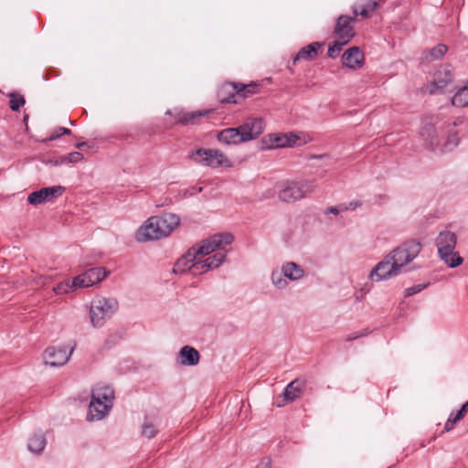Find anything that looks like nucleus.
I'll return each instance as SVG.
<instances>
[{
    "label": "nucleus",
    "mask_w": 468,
    "mask_h": 468,
    "mask_svg": "<svg viewBox=\"0 0 468 468\" xmlns=\"http://www.w3.org/2000/svg\"><path fill=\"white\" fill-rule=\"evenodd\" d=\"M365 57L358 47L346 49L342 55V63L345 67L356 69L364 65Z\"/></svg>",
    "instance_id": "nucleus-17"
},
{
    "label": "nucleus",
    "mask_w": 468,
    "mask_h": 468,
    "mask_svg": "<svg viewBox=\"0 0 468 468\" xmlns=\"http://www.w3.org/2000/svg\"><path fill=\"white\" fill-rule=\"evenodd\" d=\"M448 51V47L444 44H438L434 48L428 50L424 58L426 61L431 62L433 60L441 59Z\"/></svg>",
    "instance_id": "nucleus-27"
},
{
    "label": "nucleus",
    "mask_w": 468,
    "mask_h": 468,
    "mask_svg": "<svg viewBox=\"0 0 468 468\" xmlns=\"http://www.w3.org/2000/svg\"><path fill=\"white\" fill-rule=\"evenodd\" d=\"M108 274L109 271L104 267L90 268L73 279L72 287L75 289L91 286L101 282Z\"/></svg>",
    "instance_id": "nucleus-11"
},
{
    "label": "nucleus",
    "mask_w": 468,
    "mask_h": 468,
    "mask_svg": "<svg viewBox=\"0 0 468 468\" xmlns=\"http://www.w3.org/2000/svg\"><path fill=\"white\" fill-rule=\"evenodd\" d=\"M58 131L62 135H69L71 134V131L65 127H58Z\"/></svg>",
    "instance_id": "nucleus-47"
},
{
    "label": "nucleus",
    "mask_w": 468,
    "mask_h": 468,
    "mask_svg": "<svg viewBox=\"0 0 468 468\" xmlns=\"http://www.w3.org/2000/svg\"><path fill=\"white\" fill-rule=\"evenodd\" d=\"M112 406L111 404L103 403L102 400L96 399V398L91 396V400L89 406V415L88 420H101L104 418Z\"/></svg>",
    "instance_id": "nucleus-19"
},
{
    "label": "nucleus",
    "mask_w": 468,
    "mask_h": 468,
    "mask_svg": "<svg viewBox=\"0 0 468 468\" xmlns=\"http://www.w3.org/2000/svg\"><path fill=\"white\" fill-rule=\"evenodd\" d=\"M264 129L261 118L248 119L243 124L235 128H227L218 133V140L226 144H238L249 142L260 136Z\"/></svg>",
    "instance_id": "nucleus-2"
},
{
    "label": "nucleus",
    "mask_w": 468,
    "mask_h": 468,
    "mask_svg": "<svg viewBox=\"0 0 468 468\" xmlns=\"http://www.w3.org/2000/svg\"><path fill=\"white\" fill-rule=\"evenodd\" d=\"M459 144V137L456 132L450 133L447 140L444 144V147L447 150H452L453 147L457 146Z\"/></svg>",
    "instance_id": "nucleus-38"
},
{
    "label": "nucleus",
    "mask_w": 468,
    "mask_h": 468,
    "mask_svg": "<svg viewBox=\"0 0 468 468\" xmlns=\"http://www.w3.org/2000/svg\"><path fill=\"white\" fill-rule=\"evenodd\" d=\"M238 84V99H246L258 92L259 86L256 83L243 84L237 82Z\"/></svg>",
    "instance_id": "nucleus-28"
},
{
    "label": "nucleus",
    "mask_w": 468,
    "mask_h": 468,
    "mask_svg": "<svg viewBox=\"0 0 468 468\" xmlns=\"http://www.w3.org/2000/svg\"><path fill=\"white\" fill-rule=\"evenodd\" d=\"M353 16L341 15L336 19V24L334 29V33L336 35L339 40L348 44L349 41L355 37L356 32L351 23L356 22L358 16V8L356 6L352 7Z\"/></svg>",
    "instance_id": "nucleus-8"
},
{
    "label": "nucleus",
    "mask_w": 468,
    "mask_h": 468,
    "mask_svg": "<svg viewBox=\"0 0 468 468\" xmlns=\"http://www.w3.org/2000/svg\"><path fill=\"white\" fill-rule=\"evenodd\" d=\"M340 210H341V209H340V207H339V208H337V207H329V208L327 209V212H330V213H333V214H335V215H337V214L339 213V211H340Z\"/></svg>",
    "instance_id": "nucleus-48"
},
{
    "label": "nucleus",
    "mask_w": 468,
    "mask_h": 468,
    "mask_svg": "<svg viewBox=\"0 0 468 468\" xmlns=\"http://www.w3.org/2000/svg\"><path fill=\"white\" fill-rule=\"evenodd\" d=\"M69 288H73L72 287V284L69 285L68 282L67 283H59L58 284L55 288H54V291L57 294H61V293H66L68 292L69 289Z\"/></svg>",
    "instance_id": "nucleus-41"
},
{
    "label": "nucleus",
    "mask_w": 468,
    "mask_h": 468,
    "mask_svg": "<svg viewBox=\"0 0 468 468\" xmlns=\"http://www.w3.org/2000/svg\"><path fill=\"white\" fill-rule=\"evenodd\" d=\"M468 411V400L461 407V409L456 412L457 420L463 419L464 415Z\"/></svg>",
    "instance_id": "nucleus-44"
},
{
    "label": "nucleus",
    "mask_w": 468,
    "mask_h": 468,
    "mask_svg": "<svg viewBox=\"0 0 468 468\" xmlns=\"http://www.w3.org/2000/svg\"><path fill=\"white\" fill-rule=\"evenodd\" d=\"M314 187L312 180L286 181L279 191V198L286 203L295 202L312 193Z\"/></svg>",
    "instance_id": "nucleus-5"
},
{
    "label": "nucleus",
    "mask_w": 468,
    "mask_h": 468,
    "mask_svg": "<svg viewBox=\"0 0 468 468\" xmlns=\"http://www.w3.org/2000/svg\"><path fill=\"white\" fill-rule=\"evenodd\" d=\"M385 0H367L366 4L361 7V9L358 11V16H361L363 18H368L371 16L372 13L377 10L380 4L383 3Z\"/></svg>",
    "instance_id": "nucleus-31"
},
{
    "label": "nucleus",
    "mask_w": 468,
    "mask_h": 468,
    "mask_svg": "<svg viewBox=\"0 0 468 468\" xmlns=\"http://www.w3.org/2000/svg\"><path fill=\"white\" fill-rule=\"evenodd\" d=\"M461 420H457V414H455V416L453 418L450 417L447 420V422L445 423V427H444V430L446 431H451L453 426L458 422L460 421Z\"/></svg>",
    "instance_id": "nucleus-42"
},
{
    "label": "nucleus",
    "mask_w": 468,
    "mask_h": 468,
    "mask_svg": "<svg viewBox=\"0 0 468 468\" xmlns=\"http://www.w3.org/2000/svg\"><path fill=\"white\" fill-rule=\"evenodd\" d=\"M283 276L290 280H298L303 276V270L294 262H287L282 266Z\"/></svg>",
    "instance_id": "nucleus-26"
},
{
    "label": "nucleus",
    "mask_w": 468,
    "mask_h": 468,
    "mask_svg": "<svg viewBox=\"0 0 468 468\" xmlns=\"http://www.w3.org/2000/svg\"><path fill=\"white\" fill-rule=\"evenodd\" d=\"M47 441L43 433H36L29 438L27 449L34 453H40L46 446Z\"/></svg>",
    "instance_id": "nucleus-24"
},
{
    "label": "nucleus",
    "mask_w": 468,
    "mask_h": 468,
    "mask_svg": "<svg viewBox=\"0 0 468 468\" xmlns=\"http://www.w3.org/2000/svg\"><path fill=\"white\" fill-rule=\"evenodd\" d=\"M196 257L189 249L185 255H183L180 259L177 260L174 266V272L176 273H183L188 271V267L192 264L194 261H196Z\"/></svg>",
    "instance_id": "nucleus-25"
},
{
    "label": "nucleus",
    "mask_w": 468,
    "mask_h": 468,
    "mask_svg": "<svg viewBox=\"0 0 468 468\" xmlns=\"http://www.w3.org/2000/svg\"><path fill=\"white\" fill-rule=\"evenodd\" d=\"M282 271H273L271 274V281L273 284L280 289L284 288L287 284V282L282 278Z\"/></svg>",
    "instance_id": "nucleus-37"
},
{
    "label": "nucleus",
    "mask_w": 468,
    "mask_h": 468,
    "mask_svg": "<svg viewBox=\"0 0 468 468\" xmlns=\"http://www.w3.org/2000/svg\"><path fill=\"white\" fill-rule=\"evenodd\" d=\"M324 42H313L302 48L292 58V65L295 66L300 61H313L317 58L319 50L324 47Z\"/></svg>",
    "instance_id": "nucleus-16"
},
{
    "label": "nucleus",
    "mask_w": 468,
    "mask_h": 468,
    "mask_svg": "<svg viewBox=\"0 0 468 468\" xmlns=\"http://www.w3.org/2000/svg\"><path fill=\"white\" fill-rule=\"evenodd\" d=\"M199 359L198 351L190 346H183L178 353V362L182 366H196Z\"/></svg>",
    "instance_id": "nucleus-21"
},
{
    "label": "nucleus",
    "mask_w": 468,
    "mask_h": 468,
    "mask_svg": "<svg viewBox=\"0 0 468 468\" xmlns=\"http://www.w3.org/2000/svg\"><path fill=\"white\" fill-rule=\"evenodd\" d=\"M305 381L304 380H302V379H299V378H296L294 380H292V382H290L283 393H282V397H283V401L285 403H288V402H292L293 400H295L296 399L300 398L305 388Z\"/></svg>",
    "instance_id": "nucleus-20"
},
{
    "label": "nucleus",
    "mask_w": 468,
    "mask_h": 468,
    "mask_svg": "<svg viewBox=\"0 0 468 468\" xmlns=\"http://www.w3.org/2000/svg\"><path fill=\"white\" fill-rule=\"evenodd\" d=\"M158 432V430L152 422L145 421L142 425V435L147 439L154 438Z\"/></svg>",
    "instance_id": "nucleus-36"
},
{
    "label": "nucleus",
    "mask_w": 468,
    "mask_h": 468,
    "mask_svg": "<svg viewBox=\"0 0 468 468\" xmlns=\"http://www.w3.org/2000/svg\"><path fill=\"white\" fill-rule=\"evenodd\" d=\"M452 103L460 108L468 106V85L457 90L452 99Z\"/></svg>",
    "instance_id": "nucleus-29"
},
{
    "label": "nucleus",
    "mask_w": 468,
    "mask_h": 468,
    "mask_svg": "<svg viewBox=\"0 0 468 468\" xmlns=\"http://www.w3.org/2000/svg\"><path fill=\"white\" fill-rule=\"evenodd\" d=\"M91 396L96 398V399L102 400L103 403L111 404V406L113 405L114 390L109 385H96L92 389Z\"/></svg>",
    "instance_id": "nucleus-23"
},
{
    "label": "nucleus",
    "mask_w": 468,
    "mask_h": 468,
    "mask_svg": "<svg viewBox=\"0 0 468 468\" xmlns=\"http://www.w3.org/2000/svg\"><path fill=\"white\" fill-rule=\"evenodd\" d=\"M299 136L296 134L290 133H271L268 136L264 137L262 142L264 144H267L266 147L272 148H282V147H292L293 146Z\"/></svg>",
    "instance_id": "nucleus-14"
},
{
    "label": "nucleus",
    "mask_w": 468,
    "mask_h": 468,
    "mask_svg": "<svg viewBox=\"0 0 468 468\" xmlns=\"http://www.w3.org/2000/svg\"><path fill=\"white\" fill-rule=\"evenodd\" d=\"M9 107L13 112H18L20 107H22L25 103V98L16 92H12L9 94Z\"/></svg>",
    "instance_id": "nucleus-34"
},
{
    "label": "nucleus",
    "mask_w": 468,
    "mask_h": 468,
    "mask_svg": "<svg viewBox=\"0 0 468 468\" xmlns=\"http://www.w3.org/2000/svg\"><path fill=\"white\" fill-rule=\"evenodd\" d=\"M226 260V254L222 251H218L213 256L207 258L206 264H209V270L219 267Z\"/></svg>",
    "instance_id": "nucleus-33"
},
{
    "label": "nucleus",
    "mask_w": 468,
    "mask_h": 468,
    "mask_svg": "<svg viewBox=\"0 0 468 468\" xmlns=\"http://www.w3.org/2000/svg\"><path fill=\"white\" fill-rule=\"evenodd\" d=\"M427 287V284H417L413 285L410 288H407L404 292L405 297L412 296L420 292H421L423 289Z\"/></svg>",
    "instance_id": "nucleus-39"
},
{
    "label": "nucleus",
    "mask_w": 468,
    "mask_h": 468,
    "mask_svg": "<svg viewBox=\"0 0 468 468\" xmlns=\"http://www.w3.org/2000/svg\"><path fill=\"white\" fill-rule=\"evenodd\" d=\"M189 157L201 165L214 168L223 165L227 161L225 154L221 151L204 148L191 152Z\"/></svg>",
    "instance_id": "nucleus-10"
},
{
    "label": "nucleus",
    "mask_w": 468,
    "mask_h": 468,
    "mask_svg": "<svg viewBox=\"0 0 468 468\" xmlns=\"http://www.w3.org/2000/svg\"><path fill=\"white\" fill-rule=\"evenodd\" d=\"M237 82L226 81L220 85L217 97L221 103H239Z\"/></svg>",
    "instance_id": "nucleus-18"
},
{
    "label": "nucleus",
    "mask_w": 468,
    "mask_h": 468,
    "mask_svg": "<svg viewBox=\"0 0 468 468\" xmlns=\"http://www.w3.org/2000/svg\"><path fill=\"white\" fill-rule=\"evenodd\" d=\"M179 217L166 213L162 216L151 217L136 232V239L145 242L168 236L179 225Z\"/></svg>",
    "instance_id": "nucleus-1"
},
{
    "label": "nucleus",
    "mask_w": 468,
    "mask_h": 468,
    "mask_svg": "<svg viewBox=\"0 0 468 468\" xmlns=\"http://www.w3.org/2000/svg\"><path fill=\"white\" fill-rule=\"evenodd\" d=\"M68 164L78 163L82 160L83 154L80 152H72L67 155Z\"/></svg>",
    "instance_id": "nucleus-40"
},
{
    "label": "nucleus",
    "mask_w": 468,
    "mask_h": 468,
    "mask_svg": "<svg viewBox=\"0 0 468 468\" xmlns=\"http://www.w3.org/2000/svg\"><path fill=\"white\" fill-rule=\"evenodd\" d=\"M65 188L61 186L43 187L39 190L30 193L27 197V201L30 205L33 206L44 204L61 196Z\"/></svg>",
    "instance_id": "nucleus-12"
},
{
    "label": "nucleus",
    "mask_w": 468,
    "mask_h": 468,
    "mask_svg": "<svg viewBox=\"0 0 468 468\" xmlns=\"http://www.w3.org/2000/svg\"><path fill=\"white\" fill-rule=\"evenodd\" d=\"M74 346L69 349L67 347H48L44 352L45 363L51 367L63 366L69 361Z\"/></svg>",
    "instance_id": "nucleus-13"
},
{
    "label": "nucleus",
    "mask_w": 468,
    "mask_h": 468,
    "mask_svg": "<svg viewBox=\"0 0 468 468\" xmlns=\"http://www.w3.org/2000/svg\"><path fill=\"white\" fill-rule=\"evenodd\" d=\"M367 333L366 331H363L360 334H358V333L350 334L346 337V341L350 342V341L356 340V339L359 338L360 336L367 335Z\"/></svg>",
    "instance_id": "nucleus-46"
},
{
    "label": "nucleus",
    "mask_w": 468,
    "mask_h": 468,
    "mask_svg": "<svg viewBox=\"0 0 468 468\" xmlns=\"http://www.w3.org/2000/svg\"><path fill=\"white\" fill-rule=\"evenodd\" d=\"M48 163H49L50 165H52L54 166L60 165L59 157L57 159H54V160H49Z\"/></svg>",
    "instance_id": "nucleus-49"
},
{
    "label": "nucleus",
    "mask_w": 468,
    "mask_h": 468,
    "mask_svg": "<svg viewBox=\"0 0 468 468\" xmlns=\"http://www.w3.org/2000/svg\"><path fill=\"white\" fill-rule=\"evenodd\" d=\"M422 245L415 239H409L392 250L388 254L389 258L395 261L401 271L410 263L421 251Z\"/></svg>",
    "instance_id": "nucleus-7"
},
{
    "label": "nucleus",
    "mask_w": 468,
    "mask_h": 468,
    "mask_svg": "<svg viewBox=\"0 0 468 468\" xmlns=\"http://www.w3.org/2000/svg\"><path fill=\"white\" fill-rule=\"evenodd\" d=\"M86 144H87V143H86V142L78 143V144H76V148L82 150V149H83V147H84Z\"/></svg>",
    "instance_id": "nucleus-51"
},
{
    "label": "nucleus",
    "mask_w": 468,
    "mask_h": 468,
    "mask_svg": "<svg viewBox=\"0 0 468 468\" xmlns=\"http://www.w3.org/2000/svg\"><path fill=\"white\" fill-rule=\"evenodd\" d=\"M401 273L399 264L389 258L388 254L383 261H379L370 271L369 279L377 282L387 280Z\"/></svg>",
    "instance_id": "nucleus-9"
},
{
    "label": "nucleus",
    "mask_w": 468,
    "mask_h": 468,
    "mask_svg": "<svg viewBox=\"0 0 468 468\" xmlns=\"http://www.w3.org/2000/svg\"><path fill=\"white\" fill-rule=\"evenodd\" d=\"M61 136H62V134L59 133V131H58V128H56V129L52 132V133H51V135L49 136V138H48V139H47L45 142L54 141V140H57V139H58V138H60Z\"/></svg>",
    "instance_id": "nucleus-45"
},
{
    "label": "nucleus",
    "mask_w": 468,
    "mask_h": 468,
    "mask_svg": "<svg viewBox=\"0 0 468 468\" xmlns=\"http://www.w3.org/2000/svg\"><path fill=\"white\" fill-rule=\"evenodd\" d=\"M420 135L427 148L433 149L440 144L435 126L431 123L424 124L420 132Z\"/></svg>",
    "instance_id": "nucleus-22"
},
{
    "label": "nucleus",
    "mask_w": 468,
    "mask_h": 468,
    "mask_svg": "<svg viewBox=\"0 0 468 468\" xmlns=\"http://www.w3.org/2000/svg\"><path fill=\"white\" fill-rule=\"evenodd\" d=\"M118 309V302L112 298H96L91 302L90 315L95 327L102 326Z\"/></svg>",
    "instance_id": "nucleus-6"
},
{
    "label": "nucleus",
    "mask_w": 468,
    "mask_h": 468,
    "mask_svg": "<svg viewBox=\"0 0 468 468\" xmlns=\"http://www.w3.org/2000/svg\"><path fill=\"white\" fill-rule=\"evenodd\" d=\"M361 206H362V203H361L360 201H352V202H350V203L348 204V206H346V205H345V204L340 205V209H341L342 211H344V210H347V209H349V208H351V209H355V208H356V207H361Z\"/></svg>",
    "instance_id": "nucleus-43"
},
{
    "label": "nucleus",
    "mask_w": 468,
    "mask_h": 468,
    "mask_svg": "<svg viewBox=\"0 0 468 468\" xmlns=\"http://www.w3.org/2000/svg\"><path fill=\"white\" fill-rule=\"evenodd\" d=\"M345 45H346V44L339 39L334 41L333 44L330 45L328 48L327 56L330 58H337L339 55V52L342 50V48Z\"/></svg>",
    "instance_id": "nucleus-35"
},
{
    "label": "nucleus",
    "mask_w": 468,
    "mask_h": 468,
    "mask_svg": "<svg viewBox=\"0 0 468 468\" xmlns=\"http://www.w3.org/2000/svg\"><path fill=\"white\" fill-rule=\"evenodd\" d=\"M188 271L193 275L202 274L209 271V264H206L205 261H200V259H197L188 267Z\"/></svg>",
    "instance_id": "nucleus-32"
},
{
    "label": "nucleus",
    "mask_w": 468,
    "mask_h": 468,
    "mask_svg": "<svg viewBox=\"0 0 468 468\" xmlns=\"http://www.w3.org/2000/svg\"><path fill=\"white\" fill-rule=\"evenodd\" d=\"M213 112L214 110H202L187 112L178 111L173 113L171 111H167L165 114L173 116L175 118V123L176 124L193 125L196 124L201 117H205Z\"/></svg>",
    "instance_id": "nucleus-15"
},
{
    "label": "nucleus",
    "mask_w": 468,
    "mask_h": 468,
    "mask_svg": "<svg viewBox=\"0 0 468 468\" xmlns=\"http://www.w3.org/2000/svg\"><path fill=\"white\" fill-rule=\"evenodd\" d=\"M456 243L457 237L455 233L449 230L440 232L436 239L438 253L450 268H455L463 261V259L457 252L453 251Z\"/></svg>",
    "instance_id": "nucleus-3"
},
{
    "label": "nucleus",
    "mask_w": 468,
    "mask_h": 468,
    "mask_svg": "<svg viewBox=\"0 0 468 468\" xmlns=\"http://www.w3.org/2000/svg\"><path fill=\"white\" fill-rule=\"evenodd\" d=\"M59 163H60V165L68 164V158H67V155L60 156V157H59Z\"/></svg>",
    "instance_id": "nucleus-50"
},
{
    "label": "nucleus",
    "mask_w": 468,
    "mask_h": 468,
    "mask_svg": "<svg viewBox=\"0 0 468 468\" xmlns=\"http://www.w3.org/2000/svg\"><path fill=\"white\" fill-rule=\"evenodd\" d=\"M452 80V73L450 69H443L438 70L435 74L434 84L437 88L441 89Z\"/></svg>",
    "instance_id": "nucleus-30"
},
{
    "label": "nucleus",
    "mask_w": 468,
    "mask_h": 468,
    "mask_svg": "<svg viewBox=\"0 0 468 468\" xmlns=\"http://www.w3.org/2000/svg\"><path fill=\"white\" fill-rule=\"evenodd\" d=\"M233 239V235L229 232L218 233L201 240L198 244L190 248V250L196 259H200L215 250L221 251L225 250V247L231 244Z\"/></svg>",
    "instance_id": "nucleus-4"
}]
</instances>
